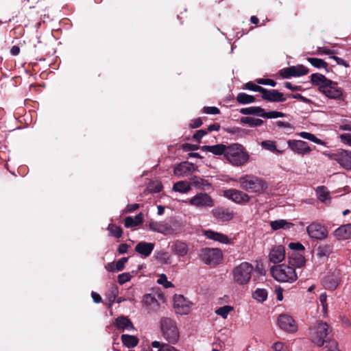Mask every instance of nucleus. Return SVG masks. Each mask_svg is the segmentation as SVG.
<instances>
[{
	"instance_id": "nucleus-25",
	"label": "nucleus",
	"mask_w": 351,
	"mask_h": 351,
	"mask_svg": "<svg viewBox=\"0 0 351 351\" xmlns=\"http://www.w3.org/2000/svg\"><path fill=\"white\" fill-rule=\"evenodd\" d=\"M114 324L119 330H131L134 328L132 322L125 316H120L115 319Z\"/></svg>"
},
{
	"instance_id": "nucleus-36",
	"label": "nucleus",
	"mask_w": 351,
	"mask_h": 351,
	"mask_svg": "<svg viewBox=\"0 0 351 351\" xmlns=\"http://www.w3.org/2000/svg\"><path fill=\"white\" fill-rule=\"evenodd\" d=\"M121 341L123 345H125L128 348H134L138 343V339L137 337L130 335H122Z\"/></svg>"
},
{
	"instance_id": "nucleus-56",
	"label": "nucleus",
	"mask_w": 351,
	"mask_h": 351,
	"mask_svg": "<svg viewBox=\"0 0 351 351\" xmlns=\"http://www.w3.org/2000/svg\"><path fill=\"white\" fill-rule=\"evenodd\" d=\"M132 276L130 273H123L118 276V282L119 284L123 285L128 282L131 279Z\"/></svg>"
},
{
	"instance_id": "nucleus-29",
	"label": "nucleus",
	"mask_w": 351,
	"mask_h": 351,
	"mask_svg": "<svg viewBox=\"0 0 351 351\" xmlns=\"http://www.w3.org/2000/svg\"><path fill=\"white\" fill-rule=\"evenodd\" d=\"M172 252L179 256H184L188 253L187 245L180 241H176L171 245Z\"/></svg>"
},
{
	"instance_id": "nucleus-21",
	"label": "nucleus",
	"mask_w": 351,
	"mask_h": 351,
	"mask_svg": "<svg viewBox=\"0 0 351 351\" xmlns=\"http://www.w3.org/2000/svg\"><path fill=\"white\" fill-rule=\"evenodd\" d=\"M340 280V272L335 270L332 275L326 276L322 282L326 289L333 290L337 288Z\"/></svg>"
},
{
	"instance_id": "nucleus-64",
	"label": "nucleus",
	"mask_w": 351,
	"mask_h": 351,
	"mask_svg": "<svg viewBox=\"0 0 351 351\" xmlns=\"http://www.w3.org/2000/svg\"><path fill=\"white\" fill-rule=\"evenodd\" d=\"M340 319L343 326L346 328H351V321L347 317L341 316Z\"/></svg>"
},
{
	"instance_id": "nucleus-20",
	"label": "nucleus",
	"mask_w": 351,
	"mask_h": 351,
	"mask_svg": "<svg viewBox=\"0 0 351 351\" xmlns=\"http://www.w3.org/2000/svg\"><path fill=\"white\" fill-rule=\"evenodd\" d=\"M213 217L222 221L231 220L234 217L233 211L228 208L217 207L212 210Z\"/></svg>"
},
{
	"instance_id": "nucleus-5",
	"label": "nucleus",
	"mask_w": 351,
	"mask_h": 351,
	"mask_svg": "<svg viewBox=\"0 0 351 351\" xmlns=\"http://www.w3.org/2000/svg\"><path fill=\"white\" fill-rule=\"evenodd\" d=\"M225 157L231 164L235 166L243 165L249 159V156L243 147L238 143L228 146Z\"/></svg>"
},
{
	"instance_id": "nucleus-45",
	"label": "nucleus",
	"mask_w": 351,
	"mask_h": 351,
	"mask_svg": "<svg viewBox=\"0 0 351 351\" xmlns=\"http://www.w3.org/2000/svg\"><path fill=\"white\" fill-rule=\"evenodd\" d=\"M261 146L263 148L270 151L274 153L280 154L281 152L276 148L274 141H263L261 142Z\"/></svg>"
},
{
	"instance_id": "nucleus-44",
	"label": "nucleus",
	"mask_w": 351,
	"mask_h": 351,
	"mask_svg": "<svg viewBox=\"0 0 351 351\" xmlns=\"http://www.w3.org/2000/svg\"><path fill=\"white\" fill-rule=\"evenodd\" d=\"M293 77H300L308 73V70L304 65L292 66Z\"/></svg>"
},
{
	"instance_id": "nucleus-63",
	"label": "nucleus",
	"mask_w": 351,
	"mask_h": 351,
	"mask_svg": "<svg viewBox=\"0 0 351 351\" xmlns=\"http://www.w3.org/2000/svg\"><path fill=\"white\" fill-rule=\"evenodd\" d=\"M207 134V131L204 130H199L197 131L194 135L193 138L197 141H199L203 136H204Z\"/></svg>"
},
{
	"instance_id": "nucleus-3",
	"label": "nucleus",
	"mask_w": 351,
	"mask_h": 351,
	"mask_svg": "<svg viewBox=\"0 0 351 351\" xmlns=\"http://www.w3.org/2000/svg\"><path fill=\"white\" fill-rule=\"evenodd\" d=\"M253 271L254 267L251 263L242 262L234 267L231 271L233 282L238 285L248 284L251 280Z\"/></svg>"
},
{
	"instance_id": "nucleus-53",
	"label": "nucleus",
	"mask_w": 351,
	"mask_h": 351,
	"mask_svg": "<svg viewBox=\"0 0 351 351\" xmlns=\"http://www.w3.org/2000/svg\"><path fill=\"white\" fill-rule=\"evenodd\" d=\"M272 349L274 351H289L288 346L281 341L274 343Z\"/></svg>"
},
{
	"instance_id": "nucleus-55",
	"label": "nucleus",
	"mask_w": 351,
	"mask_h": 351,
	"mask_svg": "<svg viewBox=\"0 0 351 351\" xmlns=\"http://www.w3.org/2000/svg\"><path fill=\"white\" fill-rule=\"evenodd\" d=\"M326 351H341L339 348L338 343L335 340H330L326 344Z\"/></svg>"
},
{
	"instance_id": "nucleus-16",
	"label": "nucleus",
	"mask_w": 351,
	"mask_h": 351,
	"mask_svg": "<svg viewBox=\"0 0 351 351\" xmlns=\"http://www.w3.org/2000/svg\"><path fill=\"white\" fill-rule=\"evenodd\" d=\"M287 144L293 152L300 155L308 154L311 152V149L308 143L304 141L289 140Z\"/></svg>"
},
{
	"instance_id": "nucleus-46",
	"label": "nucleus",
	"mask_w": 351,
	"mask_h": 351,
	"mask_svg": "<svg viewBox=\"0 0 351 351\" xmlns=\"http://www.w3.org/2000/svg\"><path fill=\"white\" fill-rule=\"evenodd\" d=\"M298 135L304 139L309 140V141H311L313 143H315L317 144H319V145L324 144V143L321 139L317 138L314 134H313L311 133L306 132H302L299 133Z\"/></svg>"
},
{
	"instance_id": "nucleus-24",
	"label": "nucleus",
	"mask_w": 351,
	"mask_h": 351,
	"mask_svg": "<svg viewBox=\"0 0 351 351\" xmlns=\"http://www.w3.org/2000/svg\"><path fill=\"white\" fill-rule=\"evenodd\" d=\"M289 265L295 267H302L305 264V258L303 253L292 252L289 254Z\"/></svg>"
},
{
	"instance_id": "nucleus-58",
	"label": "nucleus",
	"mask_w": 351,
	"mask_h": 351,
	"mask_svg": "<svg viewBox=\"0 0 351 351\" xmlns=\"http://www.w3.org/2000/svg\"><path fill=\"white\" fill-rule=\"evenodd\" d=\"M128 260V258L123 257L121 259H119L117 263H115L117 271H121L124 269L125 264L127 263Z\"/></svg>"
},
{
	"instance_id": "nucleus-6",
	"label": "nucleus",
	"mask_w": 351,
	"mask_h": 351,
	"mask_svg": "<svg viewBox=\"0 0 351 351\" xmlns=\"http://www.w3.org/2000/svg\"><path fill=\"white\" fill-rule=\"evenodd\" d=\"M160 326L164 338L171 343H176L179 339V331L176 322L169 317L160 319Z\"/></svg>"
},
{
	"instance_id": "nucleus-41",
	"label": "nucleus",
	"mask_w": 351,
	"mask_h": 351,
	"mask_svg": "<svg viewBox=\"0 0 351 351\" xmlns=\"http://www.w3.org/2000/svg\"><path fill=\"white\" fill-rule=\"evenodd\" d=\"M156 259L161 264L170 263V255L167 252L159 251L156 252L154 254Z\"/></svg>"
},
{
	"instance_id": "nucleus-54",
	"label": "nucleus",
	"mask_w": 351,
	"mask_h": 351,
	"mask_svg": "<svg viewBox=\"0 0 351 351\" xmlns=\"http://www.w3.org/2000/svg\"><path fill=\"white\" fill-rule=\"evenodd\" d=\"M289 247L291 250L295 252L302 253L304 250V247L300 243H290Z\"/></svg>"
},
{
	"instance_id": "nucleus-34",
	"label": "nucleus",
	"mask_w": 351,
	"mask_h": 351,
	"mask_svg": "<svg viewBox=\"0 0 351 351\" xmlns=\"http://www.w3.org/2000/svg\"><path fill=\"white\" fill-rule=\"evenodd\" d=\"M311 82L313 84L322 87V86H324L326 84H330V80L327 79L324 75L319 73H314L311 76Z\"/></svg>"
},
{
	"instance_id": "nucleus-27",
	"label": "nucleus",
	"mask_w": 351,
	"mask_h": 351,
	"mask_svg": "<svg viewBox=\"0 0 351 351\" xmlns=\"http://www.w3.org/2000/svg\"><path fill=\"white\" fill-rule=\"evenodd\" d=\"M227 147L228 146H226L223 144H217L215 145H204L201 147V150L204 152H211L217 156L224 154L226 156Z\"/></svg>"
},
{
	"instance_id": "nucleus-15",
	"label": "nucleus",
	"mask_w": 351,
	"mask_h": 351,
	"mask_svg": "<svg viewBox=\"0 0 351 351\" xmlns=\"http://www.w3.org/2000/svg\"><path fill=\"white\" fill-rule=\"evenodd\" d=\"M223 196L237 204L247 202L250 199L247 193L234 189L224 191Z\"/></svg>"
},
{
	"instance_id": "nucleus-26",
	"label": "nucleus",
	"mask_w": 351,
	"mask_h": 351,
	"mask_svg": "<svg viewBox=\"0 0 351 351\" xmlns=\"http://www.w3.org/2000/svg\"><path fill=\"white\" fill-rule=\"evenodd\" d=\"M334 235L339 240H346L351 238V223L341 226L336 229Z\"/></svg>"
},
{
	"instance_id": "nucleus-57",
	"label": "nucleus",
	"mask_w": 351,
	"mask_h": 351,
	"mask_svg": "<svg viewBox=\"0 0 351 351\" xmlns=\"http://www.w3.org/2000/svg\"><path fill=\"white\" fill-rule=\"evenodd\" d=\"M327 295L326 293H323L319 295V301L322 306L323 311L324 313L327 312L328 305L326 303Z\"/></svg>"
},
{
	"instance_id": "nucleus-14",
	"label": "nucleus",
	"mask_w": 351,
	"mask_h": 351,
	"mask_svg": "<svg viewBox=\"0 0 351 351\" xmlns=\"http://www.w3.org/2000/svg\"><path fill=\"white\" fill-rule=\"evenodd\" d=\"M197 169V167L191 162H182L174 167L173 174L178 178H184L189 176Z\"/></svg>"
},
{
	"instance_id": "nucleus-19",
	"label": "nucleus",
	"mask_w": 351,
	"mask_h": 351,
	"mask_svg": "<svg viewBox=\"0 0 351 351\" xmlns=\"http://www.w3.org/2000/svg\"><path fill=\"white\" fill-rule=\"evenodd\" d=\"M262 98L271 102L285 101L286 100L283 94L275 89L267 90L265 88L262 94Z\"/></svg>"
},
{
	"instance_id": "nucleus-32",
	"label": "nucleus",
	"mask_w": 351,
	"mask_h": 351,
	"mask_svg": "<svg viewBox=\"0 0 351 351\" xmlns=\"http://www.w3.org/2000/svg\"><path fill=\"white\" fill-rule=\"evenodd\" d=\"M143 215L140 213L135 217H127L125 219V226L126 228L136 227L143 223Z\"/></svg>"
},
{
	"instance_id": "nucleus-49",
	"label": "nucleus",
	"mask_w": 351,
	"mask_h": 351,
	"mask_svg": "<svg viewBox=\"0 0 351 351\" xmlns=\"http://www.w3.org/2000/svg\"><path fill=\"white\" fill-rule=\"evenodd\" d=\"M108 230L110 234L116 238H120L122 236V230L120 227L114 224H109Z\"/></svg>"
},
{
	"instance_id": "nucleus-2",
	"label": "nucleus",
	"mask_w": 351,
	"mask_h": 351,
	"mask_svg": "<svg viewBox=\"0 0 351 351\" xmlns=\"http://www.w3.org/2000/svg\"><path fill=\"white\" fill-rule=\"evenodd\" d=\"M237 181L240 187L249 193H261L267 188V184L261 179L251 174L240 177Z\"/></svg>"
},
{
	"instance_id": "nucleus-43",
	"label": "nucleus",
	"mask_w": 351,
	"mask_h": 351,
	"mask_svg": "<svg viewBox=\"0 0 351 351\" xmlns=\"http://www.w3.org/2000/svg\"><path fill=\"white\" fill-rule=\"evenodd\" d=\"M233 310V306L230 305H225L216 309L215 313L217 315L221 316L222 318L226 319L228 317V314Z\"/></svg>"
},
{
	"instance_id": "nucleus-8",
	"label": "nucleus",
	"mask_w": 351,
	"mask_h": 351,
	"mask_svg": "<svg viewBox=\"0 0 351 351\" xmlns=\"http://www.w3.org/2000/svg\"><path fill=\"white\" fill-rule=\"evenodd\" d=\"M189 204L199 209L212 208L215 205V201L206 193H199L190 198L187 202Z\"/></svg>"
},
{
	"instance_id": "nucleus-10",
	"label": "nucleus",
	"mask_w": 351,
	"mask_h": 351,
	"mask_svg": "<svg viewBox=\"0 0 351 351\" xmlns=\"http://www.w3.org/2000/svg\"><path fill=\"white\" fill-rule=\"evenodd\" d=\"M193 303L182 295H175L173 306L177 313L180 315L189 314L192 308Z\"/></svg>"
},
{
	"instance_id": "nucleus-23",
	"label": "nucleus",
	"mask_w": 351,
	"mask_h": 351,
	"mask_svg": "<svg viewBox=\"0 0 351 351\" xmlns=\"http://www.w3.org/2000/svg\"><path fill=\"white\" fill-rule=\"evenodd\" d=\"M204 236L209 239L218 241L223 244L230 243V239L226 234L222 233L217 232L210 230H205L204 232Z\"/></svg>"
},
{
	"instance_id": "nucleus-12",
	"label": "nucleus",
	"mask_w": 351,
	"mask_h": 351,
	"mask_svg": "<svg viewBox=\"0 0 351 351\" xmlns=\"http://www.w3.org/2000/svg\"><path fill=\"white\" fill-rule=\"evenodd\" d=\"M278 326L283 330L294 333L298 330V326L293 318L287 314H280L277 319Z\"/></svg>"
},
{
	"instance_id": "nucleus-37",
	"label": "nucleus",
	"mask_w": 351,
	"mask_h": 351,
	"mask_svg": "<svg viewBox=\"0 0 351 351\" xmlns=\"http://www.w3.org/2000/svg\"><path fill=\"white\" fill-rule=\"evenodd\" d=\"M263 108L259 106H251L240 109L239 112L245 115L253 114L261 117Z\"/></svg>"
},
{
	"instance_id": "nucleus-61",
	"label": "nucleus",
	"mask_w": 351,
	"mask_h": 351,
	"mask_svg": "<svg viewBox=\"0 0 351 351\" xmlns=\"http://www.w3.org/2000/svg\"><path fill=\"white\" fill-rule=\"evenodd\" d=\"M256 82L258 84L269 85L272 87H274L276 85V82L274 80L270 79H258Z\"/></svg>"
},
{
	"instance_id": "nucleus-30",
	"label": "nucleus",
	"mask_w": 351,
	"mask_h": 351,
	"mask_svg": "<svg viewBox=\"0 0 351 351\" xmlns=\"http://www.w3.org/2000/svg\"><path fill=\"white\" fill-rule=\"evenodd\" d=\"M270 226L273 230H277L279 229L289 230L294 225L285 219H278L270 221Z\"/></svg>"
},
{
	"instance_id": "nucleus-1",
	"label": "nucleus",
	"mask_w": 351,
	"mask_h": 351,
	"mask_svg": "<svg viewBox=\"0 0 351 351\" xmlns=\"http://www.w3.org/2000/svg\"><path fill=\"white\" fill-rule=\"evenodd\" d=\"M330 332L331 328L326 322L319 321L309 328V337L315 345L321 347L324 343L328 344L330 341L327 337Z\"/></svg>"
},
{
	"instance_id": "nucleus-11",
	"label": "nucleus",
	"mask_w": 351,
	"mask_h": 351,
	"mask_svg": "<svg viewBox=\"0 0 351 351\" xmlns=\"http://www.w3.org/2000/svg\"><path fill=\"white\" fill-rule=\"evenodd\" d=\"M308 236L315 239L323 240L328 237V230L322 224L316 222L311 223L306 228Z\"/></svg>"
},
{
	"instance_id": "nucleus-51",
	"label": "nucleus",
	"mask_w": 351,
	"mask_h": 351,
	"mask_svg": "<svg viewBox=\"0 0 351 351\" xmlns=\"http://www.w3.org/2000/svg\"><path fill=\"white\" fill-rule=\"evenodd\" d=\"M157 282L159 285H162L165 288H169L173 287V284L167 280V278L165 274H161L158 279L157 280Z\"/></svg>"
},
{
	"instance_id": "nucleus-18",
	"label": "nucleus",
	"mask_w": 351,
	"mask_h": 351,
	"mask_svg": "<svg viewBox=\"0 0 351 351\" xmlns=\"http://www.w3.org/2000/svg\"><path fill=\"white\" fill-rule=\"evenodd\" d=\"M269 260L273 263H280L285 258V247L278 245L274 246L269 253Z\"/></svg>"
},
{
	"instance_id": "nucleus-62",
	"label": "nucleus",
	"mask_w": 351,
	"mask_h": 351,
	"mask_svg": "<svg viewBox=\"0 0 351 351\" xmlns=\"http://www.w3.org/2000/svg\"><path fill=\"white\" fill-rule=\"evenodd\" d=\"M292 66L280 70V73L282 77L289 78L293 77V71H291Z\"/></svg>"
},
{
	"instance_id": "nucleus-42",
	"label": "nucleus",
	"mask_w": 351,
	"mask_h": 351,
	"mask_svg": "<svg viewBox=\"0 0 351 351\" xmlns=\"http://www.w3.org/2000/svg\"><path fill=\"white\" fill-rule=\"evenodd\" d=\"M237 101L241 104H247L254 102L255 98L245 93H240L237 96Z\"/></svg>"
},
{
	"instance_id": "nucleus-9",
	"label": "nucleus",
	"mask_w": 351,
	"mask_h": 351,
	"mask_svg": "<svg viewBox=\"0 0 351 351\" xmlns=\"http://www.w3.org/2000/svg\"><path fill=\"white\" fill-rule=\"evenodd\" d=\"M319 90L326 97L330 99L336 100L343 99L342 90L337 87L336 82H334L331 80L330 84L328 83L324 86H322V87L319 88Z\"/></svg>"
},
{
	"instance_id": "nucleus-28",
	"label": "nucleus",
	"mask_w": 351,
	"mask_h": 351,
	"mask_svg": "<svg viewBox=\"0 0 351 351\" xmlns=\"http://www.w3.org/2000/svg\"><path fill=\"white\" fill-rule=\"evenodd\" d=\"M143 304L149 311H156L159 308V302L154 296L146 294L143 297Z\"/></svg>"
},
{
	"instance_id": "nucleus-35",
	"label": "nucleus",
	"mask_w": 351,
	"mask_h": 351,
	"mask_svg": "<svg viewBox=\"0 0 351 351\" xmlns=\"http://www.w3.org/2000/svg\"><path fill=\"white\" fill-rule=\"evenodd\" d=\"M191 186L193 185L197 189H205L210 186V183L206 180L198 176H193L191 178Z\"/></svg>"
},
{
	"instance_id": "nucleus-38",
	"label": "nucleus",
	"mask_w": 351,
	"mask_h": 351,
	"mask_svg": "<svg viewBox=\"0 0 351 351\" xmlns=\"http://www.w3.org/2000/svg\"><path fill=\"white\" fill-rule=\"evenodd\" d=\"M152 346L154 348H158L157 351H180L176 348L165 343H161L158 341H154L152 342Z\"/></svg>"
},
{
	"instance_id": "nucleus-33",
	"label": "nucleus",
	"mask_w": 351,
	"mask_h": 351,
	"mask_svg": "<svg viewBox=\"0 0 351 351\" xmlns=\"http://www.w3.org/2000/svg\"><path fill=\"white\" fill-rule=\"evenodd\" d=\"M331 244H322L317 248V256L320 258H327L332 252Z\"/></svg>"
},
{
	"instance_id": "nucleus-48",
	"label": "nucleus",
	"mask_w": 351,
	"mask_h": 351,
	"mask_svg": "<svg viewBox=\"0 0 351 351\" xmlns=\"http://www.w3.org/2000/svg\"><path fill=\"white\" fill-rule=\"evenodd\" d=\"M307 60L311 64L312 66L317 69L326 68L328 65L326 62L319 58H308Z\"/></svg>"
},
{
	"instance_id": "nucleus-60",
	"label": "nucleus",
	"mask_w": 351,
	"mask_h": 351,
	"mask_svg": "<svg viewBox=\"0 0 351 351\" xmlns=\"http://www.w3.org/2000/svg\"><path fill=\"white\" fill-rule=\"evenodd\" d=\"M203 112L210 114H219L220 111L217 107H204L203 108Z\"/></svg>"
},
{
	"instance_id": "nucleus-4",
	"label": "nucleus",
	"mask_w": 351,
	"mask_h": 351,
	"mask_svg": "<svg viewBox=\"0 0 351 351\" xmlns=\"http://www.w3.org/2000/svg\"><path fill=\"white\" fill-rule=\"evenodd\" d=\"M273 278L280 282L291 283L298 279L294 267L289 265L280 264L273 266L270 269Z\"/></svg>"
},
{
	"instance_id": "nucleus-13",
	"label": "nucleus",
	"mask_w": 351,
	"mask_h": 351,
	"mask_svg": "<svg viewBox=\"0 0 351 351\" xmlns=\"http://www.w3.org/2000/svg\"><path fill=\"white\" fill-rule=\"evenodd\" d=\"M328 157L338 162L341 167L351 170V152L341 150L335 154H328Z\"/></svg>"
},
{
	"instance_id": "nucleus-50",
	"label": "nucleus",
	"mask_w": 351,
	"mask_h": 351,
	"mask_svg": "<svg viewBox=\"0 0 351 351\" xmlns=\"http://www.w3.org/2000/svg\"><path fill=\"white\" fill-rule=\"evenodd\" d=\"M285 117V114L281 112L278 111H269L267 112L263 111V113L261 114V117L266 118V119H276L279 117Z\"/></svg>"
},
{
	"instance_id": "nucleus-39",
	"label": "nucleus",
	"mask_w": 351,
	"mask_h": 351,
	"mask_svg": "<svg viewBox=\"0 0 351 351\" xmlns=\"http://www.w3.org/2000/svg\"><path fill=\"white\" fill-rule=\"evenodd\" d=\"M316 194L319 201L326 203L330 199V193L324 186H318L316 189Z\"/></svg>"
},
{
	"instance_id": "nucleus-59",
	"label": "nucleus",
	"mask_w": 351,
	"mask_h": 351,
	"mask_svg": "<svg viewBox=\"0 0 351 351\" xmlns=\"http://www.w3.org/2000/svg\"><path fill=\"white\" fill-rule=\"evenodd\" d=\"M339 137H340L342 143L351 147V134L350 133L342 134L339 136Z\"/></svg>"
},
{
	"instance_id": "nucleus-52",
	"label": "nucleus",
	"mask_w": 351,
	"mask_h": 351,
	"mask_svg": "<svg viewBox=\"0 0 351 351\" xmlns=\"http://www.w3.org/2000/svg\"><path fill=\"white\" fill-rule=\"evenodd\" d=\"M245 86V88L248 90L256 91V92H259L261 94H263L264 89H265V88L258 86V85H256L251 82L246 83Z\"/></svg>"
},
{
	"instance_id": "nucleus-17",
	"label": "nucleus",
	"mask_w": 351,
	"mask_h": 351,
	"mask_svg": "<svg viewBox=\"0 0 351 351\" xmlns=\"http://www.w3.org/2000/svg\"><path fill=\"white\" fill-rule=\"evenodd\" d=\"M149 228L151 230L164 235L171 234L173 232L171 226L165 221H150Z\"/></svg>"
},
{
	"instance_id": "nucleus-40",
	"label": "nucleus",
	"mask_w": 351,
	"mask_h": 351,
	"mask_svg": "<svg viewBox=\"0 0 351 351\" xmlns=\"http://www.w3.org/2000/svg\"><path fill=\"white\" fill-rule=\"evenodd\" d=\"M242 123L248 125L250 127L260 126L263 124V121L260 119H255L250 117H243L241 118Z\"/></svg>"
},
{
	"instance_id": "nucleus-47",
	"label": "nucleus",
	"mask_w": 351,
	"mask_h": 351,
	"mask_svg": "<svg viewBox=\"0 0 351 351\" xmlns=\"http://www.w3.org/2000/svg\"><path fill=\"white\" fill-rule=\"evenodd\" d=\"M253 298L256 300L263 302H264L267 298V292L265 289H257L254 293H253Z\"/></svg>"
},
{
	"instance_id": "nucleus-22",
	"label": "nucleus",
	"mask_w": 351,
	"mask_h": 351,
	"mask_svg": "<svg viewBox=\"0 0 351 351\" xmlns=\"http://www.w3.org/2000/svg\"><path fill=\"white\" fill-rule=\"evenodd\" d=\"M154 246L155 245L154 243L141 241L136 245L135 251L142 256L146 258L152 254Z\"/></svg>"
},
{
	"instance_id": "nucleus-31",
	"label": "nucleus",
	"mask_w": 351,
	"mask_h": 351,
	"mask_svg": "<svg viewBox=\"0 0 351 351\" xmlns=\"http://www.w3.org/2000/svg\"><path fill=\"white\" fill-rule=\"evenodd\" d=\"M191 189V182L182 180L176 182L172 188V190L175 192H178L180 193H186L190 191Z\"/></svg>"
},
{
	"instance_id": "nucleus-7",
	"label": "nucleus",
	"mask_w": 351,
	"mask_h": 351,
	"mask_svg": "<svg viewBox=\"0 0 351 351\" xmlns=\"http://www.w3.org/2000/svg\"><path fill=\"white\" fill-rule=\"evenodd\" d=\"M199 258L206 265L215 266L223 260V254L219 248H204L199 254Z\"/></svg>"
}]
</instances>
